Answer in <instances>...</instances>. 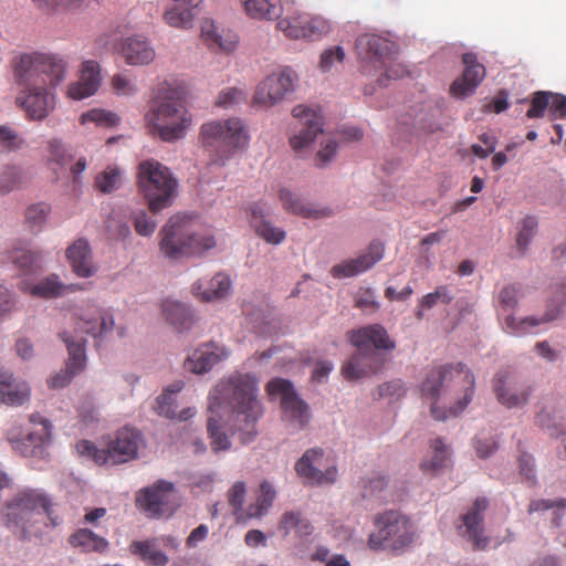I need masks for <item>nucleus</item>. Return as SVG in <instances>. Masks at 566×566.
<instances>
[{
  "label": "nucleus",
  "instance_id": "obj_1",
  "mask_svg": "<svg viewBox=\"0 0 566 566\" xmlns=\"http://www.w3.org/2000/svg\"><path fill=\"white\" fill-rule=\"evenodd\" d=\"M69 62L52 52H27L14 56L11 67L20 87L17 104L30 119L42 120L55 108L54 90L65 80Z\"/></svg>",
  "mask_w": 566,
  "mask_h": 566
},
{
  "label": "nucleus",
  "instance_id": "obj_2",
  "mask_svg": "<svg viewBox=\"0 0 566 566\" xmlns=\"http://www.w3.org/2000/svg\"><path fill=\"white\" fill-rule=\"evenodd\" d=\"M187 96L185 84L176 80H164L151 88L143 117L150 137L161 142L186 138L193 122L187 107Z\"/></svg>",
  "mask_w": 566,
  "mask_h": 566
},
{
  "label": "nucleus",
  "instance_id": "obj_3",
  "mask_svg": "<svg viewBox=\"0 0 566 566\" xmlns=\"http://www.w3.org/2000/svg\"><path fill=\"white\" fill-rule=\"evenodd\" d=\"M256 391L255 377L239 374L221 381L210 397L211 412L223 405L231 408L230 429L233 434L239 433L243 444L253 441L258 436L256 422L263 411Z\"/></svg>",
  "mask_w": 566,
  "mask_h": 566
},
{
  "label": "nucleus",
  "instance_id": "obj_4",
  "mask_svg": "<svg viewBox=\"0 0 566 566\" xmlns=\"http://www.w3.org/2000/svg\"><path fill=\"white\" fill-rule=\"evenodd\" d=\"M349 343L357 347L354 354L342 366V375L347 380H358L379 371L385 358L381 354L370 349L373 345L378 350H392L396 347L386 328L380 324H371L347 333Z\"/></svg>",
  "mask_w": 566,
  "mask_h": 566
},
{
  "label": "nucleus",
  "instance_id": "obj_5",
  "mask_svg": "<svg viewBox=\"0 0 566 566\" xmlns=\"http://www.w3.org/2000/svg\"><path fill=\"white\" fill-rule=\"evenodd\" d=\"M160 250L170 260L201 255L216 247L214 237L207 230L197 229L189 214H175L160 230Z\"/></svg>",
  "mask_w": 566,
  "mask_h": 566
},
{
  "label": "nucleus",
  "instance_id": "obj_6",
  "mask_svg": "<svg viewBox=\"0 0 566 566\" xmlns=\"http://www.w3.org/2000/svg\"><path fill=\"white\" fill-rule=\"evenodd\" d=\"M451 382L461 385L464 390L462 399L450 408V413L455 416L465 409L474 394V376L464 364H447L432 368L421 385V396L432 401L431 413L437 420L446 418L438 412L436 403L441 390L448 389Z\"/></svg>",
  "mask_w": 566,
  "mask_h": 566
},
{
  "label": "nucleus",
  "instance_id": "obj_7",
  "mask_svg": "<svg viewBox=\"0 0 566 566\" xmlns=\"http://www.w3.org/2000/svg\"><path fill=\"white\" fill-rule=\"evenodd\" d=\"M375 531L367 545L373 551L403 552L416 539L417 528L409 516L397 510H387L374 517Z\"/></svg>",
  "mask_w": 566,
  "mask_h": 566
},
{
  "label": "nucleus",
  "instance_id": "obj_8",
  "mask_svg": "<svg viewBox=\"0 0 566 566\" xmlns=\"http://www.w3.org/2000/svg\"><path fill=\"white\" fill-rule=\"evenodd\" d=\"M144 447L143 433L135 428L124 427L116 432L105 449H97L93 442L81 440L76 443V451L99 465H117L138 458V452Z\"/></svg>",
  "mask_w": 566,
  "mask_h": 566
},
{
  "label": "nucleus",
  "instance_id": "obj_9",
  "mask_svg": "<svg viewBox=\"0 0 566 566\" xmlns=\"http://www.w3.org/2000/svg\"><path fill=\"white\" fill-rule=\"evenodd\" d=\"M138 187L155 214L172 205L178 182L166 166L150 159L138 166Z\"/></svg>",
  "mask_w": 566,
  "mask_h": 566
},
{
  "label": "nucleus",
  "instance_id": "obj_10",
  "mask_svg": "<svg viewBox=\"0 0 566 566\" xmlns=\"http://www.w3.org/2000/svg\"><path fill=\"white\" fill-rule=\"evenodd\" d=\"M136 504L151 518L170 516L179 505L175 485L165 480L142 489L137 493Z\"/></svg>",
  "mask_w": 566,
  "mask_h": 566
},
{
  "label": "nucleus",
  "instance_id": "obj_11",
  "mask_svg": "<svg viewBox=\"0 0 566 566\" xmlns=\"http://www.w3.org/2000/svg\"><path fill=\"white\" fill-rule=\"evenodd\" d=\"M271 398H281L283 419L294 429L305 428L310 421L308 406L297 397L293 384L283 378H273L266 385Z\"/></svg>",
  "mask_w": 566,
  "mask_h": 566
},
{
  "label": "nucleus",
  "instance_id": "obj_12",
  "mask_svg": "<svg viewBox=\"0 0 566 566\" xmlns=\"http://www.w3.org/2000/svg\"><path fill=\"white\" fill-rule=\"evenodd\" d=\"M39 510H42L48 515L54 526L60 524L59 516L53 515L52 504L48 496L36 490L18 493L7 504L3 520L7 526H20L32 512H38Z\"/></svg>",
  "mask_w": 566,
  "mask_h": 566
},
{
  "label": "nucleus",
  "instance_id": "obj_13",
  "mask_svg": "<svg viewBox=\"0 0 566 566\" xmlns=\"http://www.w3.org/2000/svg\"><path fill=\"white\" fill-rule=\"evenodd\" d=\"M296 81L297 75L290 67L272 72L256 85L252 97L253 106L266 109L273 107L294 91Z\"/></svg>",
  "mask_w": 566,
  "mask_h": 566
},
{
  "label": "nucleus",
  "instance_id": "obj_14",
  "mask_svg": "<svg viewBox=\"0 0 566 566\" xmlns=\"http://www.w3.org/2000/svg\"><path fill=\"white\" fill-rule=\"evenodd\" d=\"M38 429L23 436L19 428L12 427L7 431V438L12 448L24 457H32L38 453L42 446L51 440L52 426L50 421L40 413H32L29 418Z\"/></svg>",
  "mask_w": 566,
  "mask_h": 566
},
{
  "label": "nucleus",
  "instance_id": "obj_15",
  "mask_svg": "<svg viewBox=\"0 0 566 566\" xmlns=\"http://www.w3.org/2000/svg\"><path fill=\"white\" fill-rule=\"evenodd\" d=\"M75 334L90 335L94 338L111 333L114 328L113 314L94 303L77 308L72 315Z\"/></svg>",
  "mask_w": 566,
  "mask_h": 566
},
{
  "label": "nucleus",
  "instance_id": "obj_16",
  "mask_svg": "<svg viewBox=\"0 0 566 566\" xmlns=\"http://www.w3.org/2000/svg\"><path fill=\"white\" fill-rule=\"evenodd\" d=\"M493 390L506 408L526 405L533 392L532 386L511 370H501L494 376Z\"/></svg>",
  "mask_w": 566,
  "mask_h": 566
},
{
  "label": "nucleus",
  "instance_id": "obj_17",
  "mask_svg": "<svg viewBox=\"0 0 566 566\" xmlns=\"http://www.w3.org/2000/svg\"><path fill=\"white\" fill-rule=\"evenodd\" d=\"M60 337L66 344L69 360L66 363L65 370H61L49 378L48 384L52 389H59L67 386L72 378L85 368L86 364L83 338L75 340L66 331L60 333Z\"/></svg>",
  "mask_w": 566,
  "mask_h": 566
},
{
  "label": "nucleus",
  "instance_id": "obj_18",
  "mask_svg": "<svg viewBox=\"0 0 566 566\" xmlns=\"http://www.w3.org/2000/svg\"><path fill=\"white\" fill-rule=\"evenodd\" d=\"M385 254V245L379 240L369 243L365 252L357 258L345 260L331 269L335 279L353 277L371 269Z\"/></svg>",
  "mask_w": 566,
  "mask_h": 566
},
{
  "label": "nucleus",
  "instance_id": "obj_19",
  "mask_svg": "<svg viewBox=\"0 0 566 566\" xmlns=\"http://www.w3.org/2000/svg\"><path fill=\"white\" fill-rule=\"evenodd\" d=\"M385 254V245L379 240L369 243L365 252L357 258L345 260L331 269L335 279L353 277L371 269Z\"/></svg>",
  "mask_w": 566,
  "mask_h": 566
},
{
  "label": "nucleus",
  "instance_id": "obj_20",
  "mask_svg": "<svg viewBox=\"0 0 566 566\" xmlns=\"http://www.w3.org/2000/svg\"><path fill=\"white\" fill-rule=\"evenodd\" d=\"M323 457V449H308L295 463L297 475L305 479L311 484L321 485L334 483L337 475L335 467H329L325 471L318 469V465L322 464Z\"/></svg>",
  "mask_w": 566,
  "mask_h": 566
},
{
  "label": "nucleus",
  "instance_id": "obj_21",
  "mask_svg": "<svg viewBox=\"0 0 566 566\" xmlns=\"http://www.w3.org/2000/svg\"><path fill=\"white\" fill-rule=\"evenodd\" d=\"M392 44L376 34H363L356 40V51L363 67L373 65L375 69L385 67L391 53Z\"/></svg>",
  "mask_w": 566,
  "mask_h": 566
},
{
  "label": "nucleus",
  "instance_id": "obj_22",
  "mask_svg": "<svg viewBox=\"0 0 566 566\" xmlns=\"http://www.w3.org/2000/svg\"><path fill=\"white\" fill-rule=\"evenodd\" d=\"M489 506L485 497H478L472 507L462 515L461 535L473 544L474 549H484L489 538L483 535L484 512Z\"/></svg>",
  "mask_w": 566,
  "mask_h": 566
},
{
  "label": "nucleus",
  "instance_id": "obj_23",
  "mask_svg": "<svg viewBox=\"0 0 566 566\" xmlns=\"http://www.w3.org/2000/svg\"><path fill=\"white\" fill-rule=\"evenodd\" d=\"M464 70L450 86V93L457 98H464L474 93L476 87L485 77V67L478 62L474 53H464L462 55Z\"/></svg>",
  "mask_w": 566,
  "mask_h": 566
},
{
  "label": "nucleus",
  "instance_id": "obj_24",
  "mask_svg": "<svg viewBox=\"0 0 566 566\" xmlns=\"http://www.w3.org/2000/svg\"><path fill=\"white\" fill-rule=\"evenodd\" d=\"M229 356L230 352L226 346L208 342L201 344L188 356L185 367L193 374L202 375L226 360Z\"/></svg>",
  "mask_w": 566,
  "mask_h": 566
},
{
  "label": "nucleus",
  "instance_id": "obj_25",
  "mask_svg": "<svg viewBox=\"0 0 566 566\" xmlns=\"http://www.w3.org/2000/svg\"><path fill=\"white\" fill-rule=\"evenodd\" d=\"M117 52L125 63L130 66L148 65L156 59V51L150 41L138 34L122 38Z\"/></svg>",
  "mask_w": 566,
  "mask_h": 566
},
{
  "label": "nucleus",
  "instance_id": "obj_26",
  "mask_svg": "<svg viewBox=\"0 0 566 566\" xmlns=\"http://www.w3.org/2000/svg\"><path fill=\"white\" fill-rule=\"evenodd\" d=\"M200 136L203 140L222 139L224 142H245L250 138L247 126L237 117L202 124Z\"/></svg>",
  "mask_w": 566,
  "mask_h": 566
},
{
  "label": "nucleus",
  "instance_id": "obj_27",
  "mask_svg": "<svg viewBox=\"0 0 566 566\" xmlns=\"http://www.w3.org/2000/svg\"><path fill=\"white\" fill-rule=\"evenodd\" d=\"M292 116L301 126L294 142H315L324 133V117L318 106L296 105Z\"/></svg>",
  "mask_w": 566,
  "mask_h": 566
},
{
  "label": "nucleus",
  "instance_id": "obj_28",
  "mask_svg": "<svg viewBox=\"0 0 566 566\" xmlns=\"http://www.w3.org/2000/svg\"><path fill=\"white\" fill-rule=\"evenodd\" d=\"M270 214V208L262 201L250 206V223L256 235L269 244L277 245L285 240L286 233L266 219Z\"/></svg>",
  "mask_w": 566,
  "mask_h": 566
},
{
  "label": "nucleus",
  "instance_id": "obj_29",
  "mask_svg": "<svg viewBox=\"0 0 566 566\" xmlns=\"http://www.w3.org/2000/svg\"><path fill=\"white\" fill-rule=\"evenodd\" d=\"M101 85V69L97 62L88 60L82 64L77 82L67 87V96L72 99H83L94 95Z\"/></svg>",
  "mask_w": 566,
  "mask_h": 566
},
{
  "label": "nucleus",
  "instance_id": "obj_30",
  "mask_svg": "<svg viewBox=\"0 0 566 566\" xmlns=\"http://www.w3.org/2000/svg\"><path fill=\"white\" fill-rule=\"evenodd\" d=\"M279 199L286 212L302 218L319 219L331 216L328 208H317L285 187L279 189Z\"/></svg>",
  "mask_w": 566,
  "mask_h": 566
},
{
  "label": "nucleus",
  "instance_id": "obj_31",
  "mask_svg": "<svg viewBox=\"0 0 566 566\" xmlns=\"http://www.w3.org/2000/svg\"><path fill=\"white\" fill-rule=\"evenodd\" d=\"M29 399V385L17 380L11 373L0 368V402L11 407H19Z\"/></svg>",
  "mask_w": 566,
  "mask_h": 566
},
{
  "label": "nucleus",
  "instance_id": "obj_32",
  "mask_svg": "<svg viewBox=\"0 0 566 566\" xmlns=\"http://www.w3.org/2000/svg\"><path fill=\"white\" fill-rule=\"evenodd\" d=\"M66 258L73 272L80 277H90L97 271V268L92 262L90 244L84 239L76 240L67 248Z\"/></svg>",
  "mask_w": 566,
  "mask_h": 566
},
{
  "label": "nucleus",
  "instance_id": "obj_33",
  "mask_svg": "<svg viewBox=\"0 0 566 566\" xmlns=\"http://www.w3.org/2000/svg\"><path fill=\"white\" fill-rule=\"evenodd\" d=\"M201 35L209 48L224 53L232 52L238 44V35L235 33L230 30L219 32L211 20H205L201 23Z\"/></svg>",
  "mask_w": 566,
  "mask_h": 566
},
{
  "label": "nucleus",
  "instance_id": "obj_34",
  "mask_svg": "<svg viewBox=\"0 0 566 566\" xmlns=\"http://www.w3.org/2000/svg\"><path fill=\"white\" fill-rule=\"evenodd\" d=\"M84 285L82 284H63L59 281V276L52 274L39 283L32 285L30 287V293L33 296H39L43 298H53L63 296L70 293H74L76 291L83 290Z\"/></svg>",
  "mask_w": 566,
  "mask_h": 566
},
{
  "label": "nucleus",
  "instance_id": "obj_35",
  "mask_svg": "<svg viewBox=\"0 0 566 566\" xmlns=\"http://www.w3.org/2000/svg\"><path fill=\"white\" fill-rule=\"evenodd\" d=\"M69 543L72 547L78 548L83 553L104 554L109 546L105 537L97 535L88 528H78L70 536Z\"/></svg>",
  "mask_w": 566,
  "mask_h": 566
},
{
  "label": "nucleus",
  "instance_id": "obj_36",
  "mask_svg": "<svg viewBox=\"0 0 566 566\" xmlns=\"http://www.w3.org/2000/svg\"><path fill=\"white\" fill-rule=\"evenodd\" d=\"M296 22L310 23V31L305 33L301 31V29H290V39H306L310 41H316L328 34L331 31L329 22L321 15L297 13Z\"/></svg>",
  "mask_w": 566,
  "mask_h": 566
},
{
  "label": "nucleus",
  "instance_id": "obj_37",
  "mask_svg": "<svg viewBox=\"0 0 566 566\" xmlns=\"http://www.w3.org/2000/svg\"><path fill=\"white\" fill-rule=\"evenodd\" d=\"M175 6L164 13V20L174 28L187 29L193 20V9L202 0H174Z\"/></svg>",
  "mask_w": 566,
  "mask_h": 566
},
{
  "label": "nucleus",
  "instance_id": "obj_38",
  "mask_svg": "<svg viewBox=\"0 0 566 566\" xmlns=\"http://www.w3.org/2000/svg\"><path fill=\"white\" fill-rule=\"evenodd\" d=\"M277 530L284 537L294 533L296 537L304 538L313 533L311 522L298 511L285 512L281 516Z\"/></svg>",
  "mask_w": 566,
  "mask_h": 566
},
{
  "label": "nucleus",
  "instance_id": "obj_39",
  "mask_svg": "<svg viewBox=\"0 0 566 566\" xmlns=\"http://www.w3.org/2000/svg\"><path fill=\"white\" fill-rule=\"evenodd\" d=\"M163 315L177 331H187L193 324V316L189 308L177 301L165 300L161 304Z\"/></svg>",
  "mask_w": 566,
  "mask_h": 566
},
{
  "label": "nucleus",
  "instance_id": "obj_40",
  "mask_svg": "<svg viewBox=\"0 0 566 566\" xmlns=\"http://www.w3.org/2000/svg\"><path fill=\"white\" fill-rule=\"evenodd\" d=\"M230 286L231 281L229 276L219 273L211 279L207 289H203V284L200 281L196 282L192 285V293L197 298L210 302L224 297L229 293Z\"/></svg>",
  "mask_w": 566,
  "mask_h": 566
},
{
  "label": "nucleus",
  "instance_id": "obj_41",
  "mask_svg": "<svg viewBox=\"0 0 566 566\" xmlns=\"http://www.w3.org/2000/svg\"><path fill=\"white\" fill-rule=\"evenodd\" d=\"M245 12L253 19L273 20L282 12L281 0H240Z\"/></svg>",
  "mask_w": 566,
  "mask_h": 566
},
{
  "label": "nucleus",
  "instance_id": "obj_42",
  "mask_svg": "<svg viewBox=\"0 0 566 566\" xmlns=\"http://www.w3.org/2000/svg\"><path fill=\"white\" fill-rule=\"evenodd\" d=\"M129 551L151 566H165L168 563V556L157 548L154 541H134Z\"/></svg>",
  "mask_w": 566,
  "mask_h": 566
},
{
  "label": "nucleus",
  "instance_id": "obj_43",
  "mask_svg": "<svg viewBox=\"0 0 566 566\" xmlns=\"http://www.w3.org/2000/svg\"><path fill=\"white\" fill-rule=\"evenodd\" d=\"M275 495L276 492L273 485L268 481H263L260 484V495L258 496L255 503L250 504L247 509V517L252 518L261 517L264 515L272 506Z\"/></svg>",
  "mask_w": 566,
  "mask_h": 566
},
{
  "label": "nucleus",
  "instance_id": "obj_44",
  "mask_svg": "<svg viewBox=\"0 0 566 566\" xmlns=\"http://www.w3.org/2000/svg\"><path fill=\"white\" fill-rule=\"evenodd\" d=\"M51 212V206L45 202L31 205L24 213V227L32 233L42 231Z\"/></svg>",
  "mask_w": 566,
  "mask_h": 566
},
{
  "label": "nucleus",
  "instance_id": "obj_45",
  "mask_svg": "<svg viewBox=\"0 0 566 566\" xmlns=\"http://www.w3.org/2000/svg\"><path fill=\"white\" fill-rule=\"evenodd\" d=\"M557 317L556 314L546 313L541 318L530 316L522 319H516L514 316H507L505 319L506 327L511 329L514 335H524L532 332L534 327L541 324L548 323Z\"/></svg>",
  "mask_w": 566,
  "mask_h": 566
},
{
  "label": "nucleus",
  "instance_id": "obj_46",
  "mask_svg": "<svg viewBox=\"0 0 566 566\" xmlns=\"http://www.w3.org/2000/svg\"><path fill=\"white\" fill-rule=\"evenodd\" d=\"M80 122L83 125L93 123L97 127L112 128L120 123V117L112 111L92 108L81 115Z\"/></svg>",
  "mask_w": 566,
  "mask_h": 566
},
{
  "label": "nucleus",
  "instance_id": "obj_47",
  "mask_svg": "<svg viewBox=\"0 0 566 566\" xmlns=\"http://www.w3.org/2000/svg\"><path fill=\"white\" fill-rule=\"evenodd\" d=\"M122 185V172L116 166H108L96 175L94 187L102 193H111Z\"/></svg>",
  "mask_w": 566,
  "mask_h": 566
},
{
  "label": "nucleus",
  "instance_id": "obj_48",
  "mask_svg": "<svg viewBox=\"0 0 566 566\" xmlns=\"http://www.w3.org/2000/svg\"><path fill=\"white\" fill-rule=\"evenodd\" d=\"M207 431L210 439V447L214 453L228 451L231 448V441L223 430L222 424L213 417L208 419Z\"/></svg>",
  "mask_w": 566,
  "mask_h": 566
},
{
  "label": "nucleus",
  "instance_id": "obj_49",
  "mask_svg": "<svg viewBox=\"0 0 566 566\" xmlns=\"http://www.w3.org/2000/svg\"><path fill=\"white\" fill-rule=\"evenodd\" d=\"M431 449L433 450V457L431 460H424L421 463V469L424 472L438 471L446 468L449 461L450 452L448 447L441 439H434L431 441Z\"/></svg>",
  "mask_w": 566,
  "mask_h": 566
},
{
  "label": "nucleus",
  "instance_id": "obj_50",
  "mask_svg": "<svg viewBox=\"0 0 566 566\" xmlns=\"http://www.w3.org/2000/svg\"><path fill=\"white\" fill-rule=\"evenodd\" d=\"M537 227L538 221L532 216H526L517 223L516 244L522 254L527 251L531 241L537 232Z\"/></svg>",
  "mask_w": 566,
  "mask_h": 566
},
{
  "label": "nucleus",
  "instance_id": "obj_51",
  "mask_svg": "<svg viewBox=\"0 0 566 566\" xmlns=\"http://www.w3.org/2000/svg\"><path fill=\"white\" fill-rule=\"evenodd\" d=\"M10 259L22 271L29 272L41 261V253L24 247H14L10 252Z\"/></svg>",
  "mask_w": 566,
  "mask_h": 566
},
{
  "label": "nucleus",
  "instance_id": "obj_52",
  "mask_svg": "<svg viewBox=\"0 0 566 566\" xmlns=\"http://www.w3.org/2000/svg\"><path fill=\"white\" fill-rule=\"evenodd\" d=\"M181 390V385L172 386V389L165 390L156 400L155 410L158 415L169 419H176L175 399L172 394Z\"/></svg>",
  "mask_w": 566,
  "mask_h": 566
},
{
  "label": "nucleus",
  "instance_id": "obj_53",
  "mask_svg": "<svg viewBox=\"0 0 566 566\" xmlns=\"http://www.w3.org/2000/svg\"><path fill=\"white\" fill-rule=\"evenodd\" d=\"M358 486L364 499L374 497L380 494L387 486V480L380 474L373 473L363 478L359 481Z\"/></svg>",
  "mask_w": 566,
  "mask_h": 566
},
{
  "label": "nucleus",
  "instance_id": "obj_54",
  "mask_svg": "<svg viewBox=\"0 0 566 566\" xmlns=\"http://www.w3.org/2000/svg\"><path fill=\"white\" fill-rule=\"evenodd\" d=\"M549 92L537 91L533 94L530 108L526 112L527 118H541L548 114Z\"/></svg>",
  "mask_w": 566,
  "mask_h": 566
},
{
  "label": "nucleus",
  "instance_id": "obj_55",
  "mask_svg": "<svg viewBox=\"0 0 566 566\" xmlns=\"http://www.w3.org/2000/svg\"><path fill=\"white\" fill-rule=\"evenodd\" d=\"M453 300V294L446 285L438 286L433 292L426 294L418 301V306L421 308L430 310L438 302L450 304Z\"/></svg>",
  "mask_w": 566,
  "mask_h": 566
},
{
  "label": "nucleus",
  "instance_id": "obj_56",
  "mask_svg": "<svg viewBox=\"0 0 566 566\" xmlns=\"http://www.w3.org/2000/svg\"><path fill=\"white\" fill-rule=\"evenodd\" d=\"M111 86L113 91L120 96H133L138 92V86L135 81L123 73L113 75Z\"/></svg>",
  "mask_w": 566,
  "mask_h": 566
},
{
  "label": "nucleus",
  "instance_id": "obj_57",
  "mask_svg": "<svg viewBox=\"0 0 566 566\" xmlns=\"http://www.w3.org/2000/svg\"><path fill=\"white\" fill-rule=\"evenodd\" d=\"M130 218L135 231L139 235L148 237L155 232L157 223L148 216V213L145 210L134 211Z\"/></svg>",
  "mask_w": 566,
  "mask_h": 566
},
{
  "label": "nucleus",
  "instance_id": "obj_58",
  "mask_svg": "<svg viewBox=\"0 0 566 566\" xmlns=\"http://www.w3.org/2000/svg\"><path fill=\"white\" fill-rule=\"evenodd\" d=\"M556 510L553 512V523L555 526H559L560 523H559V520L562 517V514H560V509H565L566 507V500H560V501H551V500H535V501H532L528 505V512L530 513H533V512H537V511H545V510H549V509H555Z\"/></svg>",
  "mask_w": 566,
  "mask_h": 566
},
{
  "label": "nucleus",
  "instance_id": "obj_59",
  "mask_svg": "<svg viewBox=\"0 0 566 566\" xmlns=\"http://www.w3.org/2000/svg\"><path fill=\"white\" fill-rule=\"evenodd\" d=\"M245 98L247 94L244 91L237 87H228L219 93L216 105L224 108H231L245 101Z\"/></svg>",
  "mask_w": 566,
  "mask_h": 566
},
{
  "label": "nucleus",
  "instance_id": "obj_60",
  "mask_svg": "<svg viewBox=\"0 0 566 566\" xmlns=\"http://www.w3.org/2000/svg\"><path fill=\"white\" fill-rule=\"evenodd\" d=\"M345 57V52L342 46H333L322 52L319 59V70L324 73L329 72L335 63H342Z\"/></svg>",
  "mask_w": 566,
  "mask_h": 566
},
{
  "label": "nucleus",
  "instance_id": "obj_61",
  "mask_svg": "<svg viewBox=\"0 0 566 566\" xmlns=\"http://www.w3.org/2000/svg\"><path fill=\"white\" fill-rule=\"evenodd\" d=\"M22 182V176L18 168L9 167L0 175V192L8 193L18 188Z\"/></svg>",
  "mask_w": 566,
  "mask_h": 566
},
{
  "label": "nucleus",
  "instance_id": "obj_62",
  "mask_svg": "<svg viewBox=\"0 0 566 566\" xmlns=\"http://www.w3.org/2000/svg\"><path fill=\"white\" fill-rule=\"evenodd\" d=\"M245 492V484L241 481L235 482L228 492L229 503L234 509L235 514H239L242 511Z\"/></svg>",
  "mask_w": 566,
  "mask_h": 566
},
{
  "label": "nucleus",
  "instance_id": "obj_63",
  "mask_svg": "<svg viewBox=\"0 0 566 566\" xmlns=\"http://www.w3.org/2000/svg\"><path fill=\"white\" fill-rule=\"evenodd\" d=\"M386 73L379 77L378 82L381 86H386L389 80L402 78L408 74L406 66L399 62L391 61L390 59L386 62Z\"/></svg>",
  "mask_w": 566,
  "mask_h": 566
},
{
  "label": "nucleus",
  "instance_id": "obj_64",
  "mask_svg": "<svg viewBox=\"0 0 566 566\" xmlns=\"http://www.w3.org/2000/svg\"><path fill=\"white\" fill-rule=\"evenodd\" d=\"M548 115L553 119L566 117V97L549 92Z\"/></svg>",
  "mask_w": 566,
  "mask_h": 566
}]
</instances>
